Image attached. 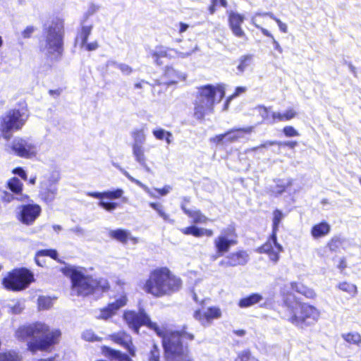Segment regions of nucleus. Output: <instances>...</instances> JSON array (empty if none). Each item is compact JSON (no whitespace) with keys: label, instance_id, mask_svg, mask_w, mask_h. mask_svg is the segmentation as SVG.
Returning a JSON list of instances; mask_svg holds the SVG:
<instances>
[{"label":"nucleus","instance_id":"obj_54","mask_svg":"<svg viewBox=\"0 0 361 361\" xmlns=\"http://www.w3.org/2000/svg\"><path fill=\"white\" fill-rule=\"evenodd\" d=\"M12 173L19 176L24 180H26L27 178L25 170L20 166L13 169Z\"/></svg>","mask_w":361,"mask_h":361},{"label":"nucleus","instance_id":"obj_59","mask_svg":"<svg viewBox=\"0 0 361 361\" xmlns=\"http://www.w3.org/2000/svg\"><path fill=\"white\" fill-rule=\"evenodd\" d=\"M278 141L276 140H268L261 143L259 145L260 148H265L269 146L277 145Z\"/></svg>","mask_w":361,"mask_h":361},{"label":"nucleus","instance_id":"obj_31","mask_svg":"<svg viewBox=\"0 0 361 361\" xmlns=\"http://www.w3.org/2000/svg\"><path fill=\"white\" fill-rule=\"evenodd\" d=\"M345 242L344 238L340 235H334L327 241L326 247L331 252H337L343 248Z\"/></svg>","mask_w":361,"mask_h":361},{"label":"nucleus","instance_id":"obj_62","mask_svg":"<svg viewBox=\"0 0 361 361\" xmlns=\"http://www.w3.org/2000/svg\"><path fill=\"white\" fill-rule=\"evenodd\" d=\"M62 92V90L59 88V89H56V90H49V94L51 95V96H54V97H58L61 94Z\"/></svg>","mask_w":361,"mask_h":361},{"label":"nucleus","instance_id":"obj_56","mask_svg":"<svg viewBox=\"0 0 361 361\" xmlns=\"http://www.w3.org/2000/svg\"><path fill=\"white\" fill-rule=\"evenodd\" d=\"M119 70L124 74L129 75L133 72V68L125 63H121L118 66Z\"/></svg>","mask_w":361,"mask_h":361},{"label":"nucleus","instance_id":"obj_32","mask_svg":"<svg viewBox=\"0 0 361 361\" xmlns=\"http://www.w3.org/2000/svg\"><path fill=\"white\" fill-rule=\"evenodd\" d=\"M39 257H49L51 259L56 260L57 262H59L60 264H64V262H63L62 260H61L59 258L58 252L55 249L50 248V249L39 250L37 251L35 255V258H34L35 263L39 262L38 260H39ZM39 263H41V262H39Z\"/></svg>","mask_w":361,"mask_h":361},{"label":"nucleus","instance_id":"obj_57","mask_svg":"<svg viewBox=\"0 0 361 361\" xmlns=\"http://www.w3.org/2000/svg\"><path fill=\"white\" fill-rule=\"evenodd\" d=\"M169 189H170V187L169 186H164L161 188H154V190L159 195H161V196H164V195H166V194L169 193Z\"/></svg>","mask_w":361,"mask_h":361},{"label":"nucleus","instance_id":"obj_20","mask_svg":"<svg viewBox=\"0 0 361 361\" xmlns=\"http://www.w3.org/2000/svg\"><path fill=\"white\" fill-rule=\"evenodd\" d=\"M221 316V310L216 306L209 307L206 310L197 309L193 312V317L202 326L211 324L214 319H218Z\"/></svg>","mask_w":361,"mask_h":361},{"label":"nucleus","instance_id":"obj_7","mask_svg":"<svg viewBox=\"0 0 361 361\" xmlns=\"http://www.w3.org/2000/svg\"><path fill=\"white\" fill-rule=\"evenodd\" d=\"M45 32V44L41 51H47L48 55H54L56 59L61 58L63 52V20L59 17L53 18Z\"/></svg>","mask_w":361,"mask_h":361},{"label":"nucleus","instance_id":"obj_26","mask_svg":"<svg viewBox=\"0 0 361 361\" xmlns=\"http://www.w3.org/2000/svg\"><path fill=\"white\" fill-rule=\"evenodd\" d=\"M290 287L292 290L307 299L314 300L317 297V293L312 288L304 285L301 282L291 281L290 283Z\"/></svg>","mask_w":361,"mask_h":361},{"label":"nucleus","instance_id":"obj_53","mask_svg":"<svg viewBox=\"0 0 361 361\" xmlns=\"http://www.w3.org/2000/svg\"><path fill=\"white\" fill-rule=\"evenodd\" d=\"M82 47H85L87 51H92L97 49L99 47L97 41H94L88 43L86 42V44H82Z\"/></svg>","mask_w":361,"mask_h":361},{"label":"nucleus","instance_id":"obj_21","mask_svg":"<svg viewBox=\"0 0 361 361\" xmlns=\"http://www.w3.org/2000/svg\"><path fill=\"white\" fill-rule=\"evenodd\" d=\"M245 16L234 11L228 13V24L234 36L238 38L247 39V37L242 27Z\"/></svg>","mask_w":361,"mask_h":361},{"label":"nucleus","instance_id":"obj_12","mask_svg":"<svg viewBox=\"0 0 361 361\" xmlns=\"http://www.w3.org/2000/svg\"><path fill=\"white\" fill-rule=\"evenodd\" d=\"M197 50V44H194L192 41L189 40L180 47V50L171 48L160 49L153 51L152 56L154 59V63L157 65L161 66L164 63V59L186 58Z\"/></svg>","mask_w":361,"mask_h":361},{"label":"nucleus","instance_id":"obj_15","mask_svg":"<svg viewBox=\"0 0 361 361\" xmlns=\"http://www.w3.org/2000/svg\"><path fill=\"white\" fill-rule=\"evenodd\" d=\"M254 126H249L243 128H233L228 130L222 134H219L211 138V142L225 145L238 142L240 139L244 137L245 135H249L254 131Z\"/></svg>","mask_w":361,"mask_h":361},{"label":"nucleus","instance_id":"obj_28","mask_svg":"<svg viewBox=\"0 0 361 361\" xmlns=\"http://www.w3.org/2000/svg\"><path fill=\"white\" fill-rule=\"evenodd\" d=\"M262 299L263 297L261 294L257 293H251L247 296L240 298L238 300V305L240 308L249 307L259 302Z\"/></svg>","mask_w":361,"mask_h":361},{"label":"nucleus","instance_id":"obj_25","mask_svg":"<svg viewBox=\"0 0 361 361\" xmlns=\"http://www.w3.org/2000/svg\"><path fill=\"white\" fill-rule=\"evenodd\" d=\"M331 232V225L323 220L314 224L310 229V234L314 239H319L328 235Z\"/></svg>","mask_w":361,"mask_h":361},{"label":"nucleus","instance_id":"obj_29","mask_svg":"<svg viewBox=\"0 0 361 361\" xmlns=\"http://www.w3.org/2000/svg\"><path fill=\"white\" fill-rule=\"evenodd\" d=\"M254 56L247 54L241 56L238 60L237 71L238 74L243 73L253 64Z\"/></svg>","mask_w":361,"mask_h":361},{"label":"nucleus","instance_id":"obj_64","mask_svg":"<svg viewBox=\"0 0 361 361\" xmlns=\"http://www.w3.org/2000/svg\"><path fill=\"white\" fill-rule=\"evenodd\" d=\"M245 331L244 329H237L233 331V334L238 336H243L245 334Z\"/></svg>","mask_w":361,"mask_h":361},{"label":"nucleus","instance_id":"obj_45","mask_svg":"<svg viewBox=\"0 0 361 361\" xmlns=\"http://www.w3.org/2000/svg\"><path fill=\"white\" fill-rule=\"evenodd\" d=\"M16 199L14 195L11 192L3 190H0V200L4 204H8Z\"/></svg>","mask_w":361,"mask_h":361},{"label":"nucleus","instance_id":"obj_13","mask_svg":"<svg viewBox=\"0 0 361 361\" xmlns=\"http://www.w3.org/2000/svg\"><path fill=\"white\" fill-rule=\"evenodd\" d=\"M197 90L198 100L207 104L210 109H214V105L219 103L225 96V88L222 84L204 85L200 86Z\"/></svg>","mask_w":361,"mask_h":361},{"label":"nucleus","instance_id":"obj_41","mask_svg":"<svg viewBox=\"0 0 361 361\" xmlns=\"http://www.w3.org/2000/svg\"><path fill=\"white\" fill-rule=\"evenodd\" d=\"M149 205L150 207H152L153 209H154L164 221H169V222L173 221V220H171L170 219L169 214H168L164 211V209L163 206L161 205V204L158 203V202H149Z\"/></svg>","mask_w":361,"mask_h":361},{"label":"nucleus","instance_id":"obj_16","mask_svg":"<svg viewBox=\"0 0 361 361\" xmlns=\"http://www.w3.org/2000/svg\"><path fill=\"white\" fill-rule=\"evenodd\" d=\"M42 213V208L37 204H25L19 207L16 219L26 226L32 225Z\"/></svg>","mask_w":361,"mask_h":361},{"label":"nucleus","instance_id":"obj_34","mask_svg":"<svg viewBox=\"0 0 361 361\" xmlns=\"http://www.w3.org/2000/svg\"><path fill=\"white\" fill-rule=\"evenodd\" d=\"M6 185L14 195H22L23 191V183L17 177H12L8 179Z\"/></svg>","mask_w":361,"mask_h":361},{"label":"nucleus","instance_id":"obj_22","mask_svg":"<svg viewBox=\"0 0 361 361\" xmlns=\"http://www.w3.org/2000/svg\"><path fill=\"white\" fill-rule=\"evenodd\" d=\"M128 298L122 295L116 299L114 302L108 303L105 307L99 309V314L97 317L98 319L107 320L114 316L117 311L127 304Z\"/></svg>","mask_w":361,"mask_h":361},{"label":"nucleus","instance_id":"obj_3","mask_svg":"<svg viewBox=\"0 0 361 361\" xmlns=\"http://www.w3.org/2000/svg\"><path fill=\"white\" fill-rule=\"evenodd\" d=\"M15 336L20 341L32 339L27 343V349L35 353L37 351L50 352L59 343L61 332L59 329H51L45 323L35 322L20 326Z\"/></svg>","mask_w":361,"mask_h":361},{"label":"nucleus","instance_id":"obj_46","mask_svg":"<svg viewBox=\"0 0 361 361\" xmlns=\"http://www.w3.org/2000/svg\"><path fill=\"white\" fill-rule=\"evenodd\" d=\"M38 306L39 309L42 310H47L49 309L51 305V300L49 297L46 296H40L39 297L38 300Z\"/></svg>","mask_w":361,"mask_h":361},{"label":"nucleus","instance_id":"obj_47","mask_svg":"<svg viewBox=\"0 0 361 361\" xmlns=\"http://www.w3.org/2000/svg\"><path fill=\"white\" fill-rule=\"evenodd\" d=\"M252 357V353L250 349H245L237 354L234 361H249Z\"/></svg>","mask_w":361,"mask_h":361},{"label":"nucleus","instance_id":"obj_33","mask_svg":"<svg viewBox=\"0 0 361 361\" xmlns=\"http://www.w3.org/2000/svg\"><path fill=\"white\" fill-rule=\"evenodd\" d=\"M133 154L137 162L141 166L145 167L147 166V158L145 154V149L142 145L133 143L132 145Z\"/></svg>","mask_w":361,"mask_h":361},{"label":"nucleus","instance_id":"obj_27","mask_svg":"<svg viewBox=\"0 0 361 361\" xmlns=\"http://www.w3.org/2000/svg\"><path fill=\"white\" fill-rule=\"evenodd\" d=\"M109 236L123 244H126L128 240L132 241L133 243H137L138 240L136 237L130 235V233L125 229L118 228L110 231Z\"/></svg>","mask_w":361,"mask_h":361},{"label":"nucleus","instance_id":"obj_11","mask_svg":"<svg viewBox=\"0 0 361 361\" xmlns=\"http://www.w3.org/2000/svg\"><path fill=\"white\" fill-rule=\"evenodd\" d=\"M238 243V234L236 226L231 224L224 228L219 235L213 241L216 254L218 257H222L228 253L230 249Z\"/></svg>","mask_w":361,"mask_h":361},{"label":"nucleus","instance_id":"obj_9","mask_svg":"<svg viewBox=\"0 0 361 361\" xmlns=\"http://www.w3.org/2000/svg\"><path fill=\"white\" fill-rule=\"evenodd\" d=\"M27 115L20 109H10L0 116V138L8 140L14 132L20 131L27 121Z\"/></svg>","mask_w":361,"mask_h":361},{"label":"nucleus","instance_id":"obj_2","mask_svg":"<svg viewBox=\"0 0 361 361\" xmlns=\"http://www.w3.org/2000/svg\"><path fill=\"white\" fill-rule=\"evenodd\" d=\"M280 295L281 303L278 312L282 319L301 329L318 322L320 312L315 306L301 302L286 286L280 289Z\"/></svg>","mask_w":361,"mask_h":361},{"label":"nucleus","instance_id":"obj_50","mask_svg":"<svg viewBox=\"0 0 361 361\" xmlns=\"http://www.w3.org/2000/svg\"><path fill=\"white\" fill-rule=\"evenodd\" d=\"M36 28L32 25L27 26L22 32L21 36L23 39L30 38Z\"/></svg>","mask_w":361,"mask_h":361},{"label":"nucleus","instance_id":"obj_39","mask_svg":"<svg viewBox=\"0 0 361 361\" xmlns=\"http://www.w3.org/2000/svg\"><path fill=\"white\" fill-rule=\"evenodd\" d=\"M343 340L350 345L360 346L361 345V335L358 332H348L342 334Z\"/></svg>","mask_w":361,"mask_h":361},{"label":"nucleus","instance_id":"obj_24","mask_svg":"<svg viewBox=\"0 0 361 361\" xmlns=\"http://www.w3.org/2000/svg\"><path fill=\"white\" fill-rule=\"evenodd\" d=\"M163 77L165 79L164 84L166 85H175L180 81L184 80L185 77L177 70L171 66H166L164 69Z\"/></svg>","mask_w":361,"mask_h":361},{"label":"nucleus","instance_id":"obj_37","mask_svg":"<svg viewBox=\"0 0 361 361\" xmlns=\"http://www.w3.org/2000/svg\"><path fill=\"white\" fill-rule=\"evenodd\" d=\"M337 288L350 295V297H355L357 294V286L346 281L340 282L337 285Z\"/></svg>","mask_w":361,"mask_h":361},{"label":"nucleus","instance_id":"obj_51","mask_svg":"<svg viewBox=\"0 0 361 361\" xmlns=\"http://www.w3.org/2000/svg\"><path fill=\"white\" fill-rule=\"evenodd\" d=\"M246 91V87H241V86H239V87H235L233 93L229 96L228 98H227V100H226V106L228 105V104L229 103V102L234 97H238V95H240V94L245 92Z\"/></svg>","mask_w":361,"mask_h":361},{"label":"nucleus","instance_id":"obj_44","mask_svg":"<svg viewBox=\"0 0 361 361\" xmlns=\"http://www.w3.org/2000/svg\"><path fill=\"white\" fill-rule=\"evenodd\" d=\"M132 137L134 142L142 145L145 140V135L143 129H136L132 132Z\"/></svg>","mask_w":361,"mask_h":361},{"label":"nucleus","instance_id":"obj_6","mask_svg":"<svg viewBox=\"0 0 361 361\" xmlns=\"http://www.w3.org/2000/svg\"><path fill=\"white\" fill-rule=\"evenodd\" d=\"M109 339L113 343L124 348L128 351V353H122L119 350L111 348L107 345H102L101 351L106 357L118 361H133L132 357L136 355V348L130 334L124 331H119L110 334Z\"/></svg>","mask_w":361,"mask_h":361},{"label":"nucleus","instance_id":"obj_40","mask_svg":"<svg viewBox=\"0 0 361 361\" xmlns=\"http://www.w3.org/2000/svg\"><path fill=\"white\" fill-rule=\"evenodd\" d=\"M269 109L263 105L258 106V110L261 114L262 121L268 124L273 125L276 123V120L272 117L273 111H269Z\"/></svg>","mask_w":361,"mask_h":361},{"label":"nucleus","instance_id":"obj_36","mask_svg":"<svg viewBox=\"0 0 361 361\" xmlns=\"http://www.w3.org/2000/svg\"><path fill=\"white\" fill-rule=\"evenodd\" d=\"M214 109H210L207 104L205 103H202L200 100H198L194 107V116L197 119L201 120L203 119L206 113L212 112Z\"/></svg>","mask_w":361,"mask_h":361},{"label":"nucleus","instance_id":"obj_8","mask_svg":"<svg viewBox=\"0 0 361 361\" xmlns=\"http://www.w3.org/2000/svg\"><path fill=\"white\" fill-rule=\"evenodd\" d=\"M190 198L184 197L182 200L180 208L188 217L192 219L194 224L182 228L180 231L185 235H192L195 238L206 236L210 238L214 235V231L211 228H204L197 226L195 224H207L209 219L200 209L191 210L188 207Z\"/></svg>","mask_w":361,"mask_h":361},{"label":"nucleus","instance_id":"obj_63","mask_svg":"<svg viewBox=\"0 0 361 361\" xmlns=\"http://www.w3.org/2000/svg\"><path fill=\"white\" fill-rule=\"evenodd\" d=\"M39 262H40L41 263L38 262V263H36V264L38 266V267H44L47 265V262L46 260L44 259V257H39Z\"/></svg>","mask_w":361,"mask_h":361},{"label":"nucleus","instance_id":"obj_14","mask_svg":"<svg viewBox=\"0 0 361 361\" xmlns=\"http://www.w3.org/2000/svg\"><path fill=\"white\" fill-rule=\"evenodd\" d=\"M123 193L124 192L122 189L116 188L113 190L104 192H90L88 193V195L99 199L98 205L107 212H112L119 206L118 203L113 202V200L121 198Z\"/></svg>","mask_w":361,"mask_h":361},{"label":"nucleus","instance_id":"obj_30","mask_svg":"<svg viewBox=\"0 0 361 361\" xmlns=\"http://www.w3.org/2000/svg\"><path fill=\"white\" fill-rule=\"evenodd\" d=\"M297 115L298 113L294 109L289 108L286 109L284 112L273 111L272 117L275 118L276 123H278L290 121L295 118Z\"/></svg>","mask_w":361,"mask_h":361},{"label":"nucleus","instance_id":"obj_5","mask_svg":"<svg viewBox=\"0 0 361 361\" xmlns=\"http://www.w3.org/2000/svg\"><path fill=\"white\" fill-rule=\"evenodd\" d=\"M60 271L71 279V288L78 296L85 297L97 292L104 293L110 290V284L106 279L94 278L85 273L83 267L70 265L61 267Z\"/></svg>","mask_w":361,"mask_h":361},{"label":"nucleus","instance_id":"obj_10","mask_svg":"<svg viewBox=\"0 0 361 361\" xmlns=\"http://www.w3.org/2000/svg\"><path fill=\"white\" fill-rule=\"evenodd\" d=\"M35 281L34 274L27 268H15L2 279L1 283L8 290L19 292L28 288Z\"/></svg>","mask_w":361,"mask_h":361},{"label":"nucleus","instance_id":"obj_61","mask_svg":"<svg viewBox=\"0 0 361 361\" xmlns=\"http://www.w3.org/2000/svg\"><path fill=\"white\" fill-rule=\"evenodd\" d=\"M188 27H189V25L185 23H183V22L179 23V30H178L179 33H183V32H185L187 30V29L188 28Z\"/></svg>","mask_w":361,"mask_h":361},{"label":"nucleus","instance_id":"obj_58","mask_svg":"<svg viewBox=\"0 0 361 361\" xmlns=\"http://www.w3.org/2000/svg\"><path fill=\"white\" fill-rule=\"evenodd\" d=\"M346 267H347L346 259H345V257H343L339 259L338 264L337 265V268L340 270L341 272H342Z\"/></svg>","mask_w":361,"mask_h":361},{"label":"nucleus","instance_id":"obj_43","mask_svg":"<svg viewBox=\"0 0 361 361\" xmlns=\"http://www.w3.org/2000/svg\"><path fill=\"white\" fill-rule=\"evenodd\" d=\"M211 3L208 6L209 14L213 15L216 11V7L221 6L224 8L228 7L227 0H210Z\"/></svg>","mask_w":361,"mask_h":361},{"label":"nucleus","instance_id":"obj_48","mask_svg":"<svg viewBox=\"0 0 361 361\" xmlns=\"http://www.w3.org/2000/svg\"><path fill=\"white\" fill-rule=\"evenodd\" d=\"M149 361H161L160 360V351L157 345H153L151 348L149 355H148Z\"/></svg>","mask_w":361,"mask_h":361},{"label":"nucleus","instance_id":"obj_17","mask_svg":"<svg viewBox=\"0 0 361 361\" xmlns=\"http://www.w3.org/2000/svg\"><path fill=\"white\" fill-rule=\"evenodd\" d=\"M11 149L18 157L25 159H31L37 155L36 146L23 137L15 138Z\"/></svg>","mask_w":361,"mask_h":361},{"label":"nucleus","instance_id":"obj_38","mask_svg":"<svg viewBox=\"0 0 361 361\" xmlns=\"http://www.w3.org/2000/svg\"><path fill=\"white\" fill-rule=\"evenodd\" d=\"M93 26L92 25H82L78 32L76 39H80V46L82 44H86L87 42L88 37L92 33Z\"/></svg>","mask_w":361,"mask_h":361},{"label":"nucleus","instance_id":"obj_23","mask_svg":"<svg viewBox=\"0 0 361 361\" xmlns=\"http://www.w3.org/2000/svg\"><path fill=\"white\" fill-rule=\"evenodd\" d=\"M57 182L58 179L48 178L40 183L39 196L43 202L49 203L55 199L58 190L56 186Z\"/></svg>","mask_w":361,"mask_h":361},{"label":"nucleus","instance_id":"obj_42","mask_svg":"<svg viewBox=\"0 0 361 361\" xmlns=\"http://www.w3.org/2000/svg\"><path fill=\"white\" fill-rule=\"evenodd\" d=\"M152 133L157 140H165L167 143L171 142L170 138L171 137L172 134L169 131H166L162 128H157L152 131Z\"/></svg>","mask_w":361,"mask_h":361},{"label":"nucleus","instance_id":"obj_49","mask_svg":"<svg viewBox=\"0 0 361 361\" xmlns=\"http://www.w3.org/2000/svg\"><path fill=\"white\" fill-rule=\"evenodd\" d=\"M282 131L286 137H296L299 135V133L292 126H286L283 128Z\"/></svg>","mask_w":361,"mask_h":361},{"label":"nucleus","instance_id":"obj_35","mask_svg":"<svg viewBox=\"0 0 361 361\" xmlns=\"http://www.w3.org/2000/svg\"><path fill=\"white\" fill-rule=\"evenodd\" d=\"M285 217V214L281 210L275 209L272 212V224H271V232L273 238H275V233H278L279 230V226Z\"/></svg>","mask_w":361,"mask_h":361},{"label":"nucleus","instance_id":"obj_18","mask_svg":"<svg viewBox=\"0 0 361 361\" xmlns=\"http://www.w3.org/2000/svg\"><path fill=\"white\" fill-rule=\"evenodd\" d=\"M283 248L277 241V234L275 233V238H273L272 233H270L267 240L257 248L259 253L267 254L269 259L274 263H276L280 258V253Z\"/></svg>","mask_w":361,"mask_h":361},{"label":"nucleus","instance_id":"obj_55","mask_svg":"<svg viewBox=\"0 0 361 361\" xmlns=\"http://www.w3.org/2000/svg\"><path fill=\"white\" fill-rule=\"evenodd\" d=\"M298 143L295 140H291V141H286V142H279L277 143V145L279 147H287L290 149H293L296 146H298Z\"/></svg>","mask_w":361,"mask_h":361},{"label":"nucleus","instance_id":"obj_52","mask_svg":"<svg viewBox=\"0 0 361 361\" xmlns=\"http://www.w3.org/2000/svg\"><path fill=\"white\" fill-rule=\"evenodd\" d=\"M269 16L275 20V22L277 23L280 30L282 32H287L288 31V27H287V25L284 23H283L279 18L275 17L273 14H269Z\"/></svg>","mask_w":361,"mask_h":361},{"label":"nucleus","instance_id":"obj_4","mask_svg":"<svg viewBox=\"0 0 361 361\" xmlns=\"http://www.w3.org/2000/svg\"><path fill=\"white\" fill-rule=\"evenodd\" d=\"M183 280L167 267H159L150 271L142 289L155 298L171 296L183 288Z\"/></svg>","mask_w":361,"mask_h":361},{"label":"nucleus","instance_id":"obj_1","mask_svg":"<svg viewBox=\"0 0 361 361\" xmlns=\"http://www.w3.org/2000/svg\"><path fill=\"white\" fill-rule=\"evenodd\" d=\"M123 318L128 327L135 333L139 334L141 326H145L154 331L161 338L166 361H192L188 343L195 339V335L188 330V326L183 325L180 329L171 330L160 327L151 321L143 309L138 312L127 310Z\"/></svg>","mask_w":361,"mask_h":361},{"label":"nucleus","instance_id":"obj_19","mask_svg":"<svg viewBox=\"0 0 361 361\" xmlns=\"http://www.w3.org/2000/svg\"><path fill=\"white\" fill-rule=\"evenodd\" d=\"M250 261V255L244 249H238L229 253L221 260L219 265L225 267H235L245 266Z\"/></svg>","mask_w":361,"mask_h":361},{"label":"nucleus","instance_id":"obj_60","mask_svg":"<svg viewBox=\"0 0 361 361\" xmlns=\"http://www.w3.org/2000/svg\"><path fill=\"white\" fill-rule=\"evenodd\" d=\"M256 27L262 32V33L264 36L268 37L271 38V39H273V38H274V36L267 29H265L262 27L258 26V25H257Z\"/></svg>","mask_w":361,"mask_h":361}]
</instances>
